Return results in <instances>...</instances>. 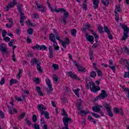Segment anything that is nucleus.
I'll return each instance as SVG.
<instances>
[{
	"label": "nucleus",
	"instance_id": "f257e3e1",
	"mask_svg": "<svg viewBox=\"0 0 129 129\" xmlns=\"http://www.w3.org/2000/svg\"><path fill=\"white\" fill-rule=\"evenodd\" d=\"M48 7L49 9L50 10L51 12H55L56 13H63V20H62V22L63 24H66V18H67L68 17V12H67L65 10H64L63 8H59V9H52V7H51V6L50 5V3L49 2H47Z\"/></svg>",
	"mask_w": 129,
	"mask_h": 129
},
{
	"label": "nucleus",
	"instance_id": "f03ea898",
	"mask_svg": "<svg viewBox=\"0 0 129 129\" xmlns=\"http://www.w3.org/2000/svg\"><path fill=\"white\" fill-rule=\"evenodd\" d=\"M53 33L56 36V39L58 41L59 44H61L63 48H67V45L70 44V40L68 38H66L64 40H62L60 39V37L58 36V34L57 33V30L55 29L53 30Z\"/></svg>",
	"mask_w": 129,
	"mask_h": 129
},
{
	"label": "nucleus",
	"instance_id": "7ed1b4c3",
	"mask_svg": "<svg viewBox=\"0 0 129 129\" xmlns=\"http://www.w3.org/2000/svg\"><path fill=\"white\" fill-rule=\"evenodd\" d=\"M61 114L64 116L63 118V122L64 126L62 127V129H69V128H68V124H69V121L71 120V118H68V116L66 114V112H65L64 109L61 110Z\"/></svg>",
	"mask_w": 129,
	"mask_h": 129
},
{
	"label": "nucleus",
	"instance_id": "20e7f679",
	"mask_svg": "<svg viewBox=\"0 0 129 129\" xmlns=\"http://www.w3.org/2000/svg\"><path fill=\"white\" fill-rule=\"evenodd\" d=\"M86 86L88 88H90L91 91L94 93H96L97 91H99L100 90V88L98 87V86H95L94 85V83L91 81L89 82V85H86Z\"/></svg>",
	"mask_w": 129,
	"mask_h": 129
},
{
	"label": "nucleus",
	"instance_id": "39448f33",
	"mask_svg": "<svg viewBox=\"0 0 129 129\" xmlns=\"http://www.w3.org/2000/svg\"><path fill=\"white\" fill-rule=\"evenodd\" d=\"M128 62L129 61L126 60V59H124L123 58L121 59V60H120V64H122V65H124V64H126V70H127V72H125V74L124 75V78H129V64H128Z\"/></svg>",
	"mask_w": 129,
	"mask_h": 129
},
{
	"label": "nucleus",
	"instance_id": "423d86ee",
	"mask_svg": "<svg viewBox=\"0 0 129 129\" xmlns=\"http://www.w3.org/2000/svg\"><path fill=\"white\" fill-rule=\"evenodd\" d=\"M103 107L105 108L107 110V112L110 117H112L113 116V114L112 113V111H111V107L110 106V104L105 103L103 105Z\"/></svg>",
	"mask_w": 129,
	"mask_h": 129
},
{
	"label": "nucleus",
	"instance_id": "0eeeda50",
	"mask_svg": "<svg viewBox=\"0 0 129 129\" xmlns=\"http://www.w3.org/2000/svg\"><path fill=\"white\" fill-rule=\"evenodd\" d=\"M105 97H107V93L106 92L103 90L101 91V93L95 98V100H100V99H105Z\"/></svg>",
	"mask_w": 129,
	"mask_h": 129
},
{
	"label": "nucleus",
	"instance_id": "6e6552de",
	"mask_svg": "<svg viewBox=\"0 0 129 129\" xmlns=\"http://www.w3.org/2000/svg\"><path fill=\"white\" fill-rule=\"evenodd\" d=\"M8 33L7 32V31H6V30H3L2 31V36L3 37V38H4V41H5V42H10V38L8 37H6V35ZM7 35L8 36H9V37H11V38H13V37H14V35H13V34L11 33H8L7 34Z\"/></svg>",
	"mask_w": 129,
	"mask_h": 129
},
{
	"label": "nucleus",
	"instance_id": "1a4fd4ad",
	"mask_svg": "<svg viewBox=\"0 0 129 129\" xmlns=\"http://www.w3.org/2000/svg\"><path fill=\"white\" fill-rule=\"evenodd\" d=\"M8 109L10 114H13V113H16L17 111V109L14 108V104L13 102H11L8 104Z\"/></svg>",
	"mask_w": 129,
	"mask_h": 129
},
{
	"label": "nucleus",
	"instance_id": "9d476101",
	"mask_svg": "<svg viewBox=\"0 0 129 129\" xmlns=\"http://www.w3.org/2000/svg\"><path fill=\"white\" fill-rule=\"evenodd\" d=\"M17 8L18 9V11L20 12L21 17H20V24L22 26H24V20H25V16L23 13H22V6H18Z\"/></svg>",
	"mask_w": 129,
	"mask_h": 129
},
{
	"label": "nucleus",
	"instance_id": "9b49d317",
	"mask_svg": "<svg viewBox=\"0 0 129 129\" xmlns=\"http://www.w3.org/2000/svg\"><path fill=\"white\" fill-rule=\"evenodd\" d=\"M32 49H33V50H42L44 51H47V50H48V48L44 45H36V46H32Z\"/></svg>",
	"mask_w": 129,
	"mask_h": 129
},
{
	"label": "nucleus",
	"instance_id": "f8f14e48",
	"mask_svg": "<svg viewBox=\"0 0 129 129\" xmlns=\"http://www.w3.org/2000/svg\"><path fill=\"white\" fill-rule=\"evenodd\" d=\"M92 34L93 35H94V37L95 38V40L96 42L95 44H94L93 45H92L93 48H96L97 46H98V38H99V35L98 34L94 33V32L92 31Z\"/></svg>",
	"mask_w": 129,
	"mask_h": 129
},
{
	"label": "nucleus",
	"instance_id": "ddd939ff",
	"mask_svg": "<svg viewBox=\"0 0 129 129\" xmlns=\"http://www.w3.org/2000/svg\"><path fill=\"white\" fill-rule=\"evenodd\" d=\"M37 109L40 112V114L42 115V114H44V112L47 109V107L42 105V104H38L37 106Z\"/></svg>",
	"mask_w": 129,
	"mask_h": 129
},
{
	"label": "nucleus",
	"instance_id": "4468645a",
	"mask_svg": "<svg viewBox=\"0 0 129 129\" xmlns=\"http://www.w3.org/2000/svg\"><path fill=\"white\" fill-rule=\"evenodd\" d=\"M46 83L48 86V91L50 92V91H53V87H52V83H51V81L48 78L46 79Z\"/></svg>",
	"mask_w": 129,
	"mask_h": 129
},
{
	"label": "nucleus",
	"instance_id": "2eb2a0df",
	"mask_svg": "<svg viewBox=\"0 0 129 129\" xmlns=\"http://www.w3.org/2000/svg\"><path fill=\"white\" fill-rule=\"evenodd\" d=\"M86 39L89 42V43H91V44H93L94 42V37L92 36V35H89L88 34L86 35Z\"/></svg>",
	"mask_w": 129,
	"mask_h": 129
},
{
	"label": "nucleus",
	"instance_id": "dca6fc26",
	"mask_svg": "<svg viewBox=\"0 0 129 129\" xmlns=\"http://www.w3.org/2000/svg\"><path fill=\"white\" fill-rule=\"evenodd\" d=\"M74 64L78 68V71H79V72H86V69H85V68L83 67L79 66L78 63L77 62H75Z\"/></svg>",
	"mask_w": 129,
	"mask_h": 129
},
{
	"label": "nucleus",
	"instance_id": "f3484780",
	"mask_svg": "<svg viewBox=\"0 0 129 129\" xmlns=\"http://www.w3.org/2000/svg\"><path fill=\"white\" fill-rule=\"evenodd\" d=\"M114 112L116 114H118V113H120L121 115H123L124 112L123 111H122V109L121 108L118 109V108H114Z\"/></svg>",
	"mask_w": 129,
	"mask_h": 129
},
{
	"label": "nucleus",
	"instance_id": "a211bd4d",
	"mask_svg": "<svg viewBox=\"0 0 129 129\" xmlns=\"http://www.w3.org/2000/svg\"><path fill=\"white\" fill-rule=\"evenodd\" d=\"M13 3H10L8 6L5 8V11H9L10 8H13V7L16 5V4H17V2H16V0H13Z\"/></svg>",
	"mask_w": 129,
	"mask_h": 129
},
{
	"label": "nucleus",
	"instance_id": "6ab92c4d",
	"mask_svg": "<svg viewBox=\"0 0 129 129\" xmlns=\"http://www.w3.org/2000/svg\"><path fill=\"white\" fill-rule=\"evenodd\" d=\"M0 50L2 51L3 54H5V53H7V51H8V48L6 46V44H2L0 45Z\"/></svg>",
	"mask_w": 129,
	"mask_h": 129
},
{
	"label": "nucleus",
	"instance_id": "aec40b11",
	"mask_svg": "<svg viewBox=\"0 0 129 129\" xmlns=\"http://www.w3.org/2000/svg\"><path fill=\"white\" fill-rule=\"evenodd\" d=\"M102 106L100 105H96L92 107V110L94 111V112H99L100 111V108H101Z\"/></svg>",
	"mask_w": 129,
	"mask_h": 129
},
{
	"label": "nucleus",
	"instance_id": "412c9836",
	"mask_svg": "<svg viewBox=\"0 0 129 129\" xmlns=\"http://www.w3.org/2000/svg\"><path fill=\"white\" fill-rule=\"evenodd\" d=\"M99 0H93V4L94 5V9H97L98 8V5L99 4Z\"/></svg>",
	"mask_w": 129,
	"mask_h": 129
},
{
	"label": "nucleus",
	"instance_id": "4be33fe9",
	"mask_svg": "<svg viewBox=\"0 0 129 129\" xmlns=\"http://www.w3.org/2000/svg\"><path fill=\"white\" fill-rule=\"evenodd\" d=\"M69 76L71 77V78H73L74 79H77L78 77H77V76L74 74V73H72L71 72H70L68 73Z\"/></svg>",
	"mask_w": 129,
	"mask_h": 129
},
{
	"label": "nucleus",
	"instance_id": "5701e85b",
	"mask_svg": "<svg viewBox=\"0 0 129 129\" xmlns=\"http://www.w3.org/2000/svg\"><path fill=\"white\" fill-rule=\"evenodd\" d=\"M49 40L51 42H53V43L54 42H56V38H55V35L54 34L51 33L49 35Z\"/></svg>",
	"mask_w": 129,
	"mask_h": 129
},
{
	"label": "nucleus",
	"instance_id": "b1692460",
	"mask_svg": "<svg viewBox=\"0 0 129 129\" xmlns=\"http://www.w3.org/2000/svg\"><path fill=\"white\" fill-rule=\"evenodd\" d=\"M37 8L40 12H44L45 10V7H43L42 5H37Z\"/></svg>",
	"mask_w": 129,
	"mask_h": 129
},
{
	"label": "nucleus",
	"instance_id": "393cba45",
	"mask_svg": "<svg viewBox=\"0 0 129 129\" xmlns=\"http://www.w3.org/2000/svg\"><path fill=\"white\" fill-rule=\"evenodd\" d=\"M9 21L11 24H6V27L7 28H9V29H11V28H12V26H13V24H14V22H13L12 18L9 19Z\"/></svg>",
	"mask_w": 129,
	"mask_h": 129
},
{
	"label": "nucleus",
	"instance_id": "a878e982",
	"mask_svg": "<svg viewBox=\"0 0 129 129\" xmlns=\"http://www.w3.org/2000/svg\"><path fill=\"white\" fill-rule=\"evenodd\" d=\"M53 48L54 49V50H56V51L59 50V45H58V43H57V42H56V41H54L53 42Z\"/></svg>",
	"mask_w": 129,
	"mask_h": 129
},
{
	"label": "nucleus",
	"instance_id": "bb28decb",
	"mask_svg": "<svg viewBox=\"0 0 129 129\" xmlns=\"http://www.w3.org/2000/svg\"><path fill=\"white\" fill-rule=\"evenodd\" d=\"M36 91L38 92L40 96H43V93H42V92L41 91V87L39 86H37L36 87Z\"/></svg>",
	"mask_w": 129,
	"mask_h": 129
},
{
	"label": "nucleus",
	"instance_id": "cd10ccee",
	"mask_svg": "<svg viewBox=\"0 0 129 129\" xmlns=\"http://www.w3.org/2000/svg\"><path fill=\"white\" fill-rule=\"evenodd\" d=\"M101 3L104 7H107L109 4V1L108 0H102Z\"/></svg>",
	"mask_w": 129,
	"mask_h": 129
},
{
	"label": "nucleus",
	"instance_id": "c85d7f7f",
	"mask_svg": "<svg viewBox=\"0 0 129 129\" xmlns=\"http://www.w3.org/2000/svg\"><path fill=\"white\" fill-rule=\"evenodd\" d=\"M41 124L42 126H43V129H48V127H47V125H46V124H45V121H44V119H42L41 120Z\"/></svg>",
	"mask_w": 129,
	"mask_h": 129
},
{
	"label": "nucleus",
	"instance_id": "c756f323",
	"mask_svg": "<svg viewBox=\"0 0 129 129\" xmlns=\"http://www.w3.org/2000/svg\"><path fill=\"white\" fill-rule=\"evenodd\" d=\"M109 63L110 68H111V70H112V71H113V72H114V71H115V67L111 66L112 65V61L109 60Z\"/></svg>",
	"mask_w": 129,
	"mask_h": 129
},
{
	"label": "nucleus",
	"instance_id": "7c9ffc66",
	"mask_svg": "<svg viewBox=\"0 0 129 129\" xmlns=\"http://www.w3.org/2000/svg\"><path fill=\"white\" fill-rule=\"evenodd\" d=\"M97 29L99 33H102V32H103V28L102 27V26H101V25H98Z\"/></svg>",
	"mask_w": 129,
	"mask_h": 129
},
{
	"label": "nucleus",
	"instance_id": "2f4dec72",
	"mask_svg": "<svg viewBox=\"0 0 129 129\" xmlns=\"http://www.w3.org/2000/svg\"><path fill=\"white\" fill-rule=\"evenodd\" d=\"M119 11H120V6L119 5H118L116 7L115 10V14L118 15V13H119Z\"/></svg>",
	"mask_w": 129,
	"mask_h": 129
},
{
	"label": "nucleus",
	"instance_id": "473e14b6",
	"mask_svg": "<svg viewBox=\"0 0 129 129\" xmlns=\"http://www.w3.org/2000/svg\"><path fill=\"white\" fill-rule=\"evenodd\" d=\"M122 51L124 52V53H126L127 55H129V49L127 47H124L122 49Z\"/></svg>",
	"mask_w": 129,
	"mask_h": 129
},
{
	"label": "nucleus",
	"instance_id": "72a5a7b5",
	"mask_svg": "<svg viewBox=\"0 0 129 129\" xmlns=\"http://www.w3.org/2000/svg\"><path fill=\"white\" fill-rule=\"evenodd\" d=\"M104 29L105 32H106V33H107L108 35H109V34H110V31H109V29H108V27H107V26H104Z\"/></svg>",
	"mask_w": 129,
	"mask_h": 129
},
{
	"label": "nucleus",
	"instance_id": "f704fd0d",
	"mask_svg": "<svg viewBox=\"0 0 129 129\" xmlns=\"http://www.w3.org/2000/svg\"><path fill=\"white\" fill-rule=\"evenodd\" d=\"M43 114H44V116L45 118H47V119L50 118V115L49 114V113L47 111L43 112Z\"/></svg>",
	"mask_w": 129,
	"mask_h": 129
},
{
	"label": "nucleus",
	"instance_id": "c9c22d12",
	"mask_svg": "<svg viewBox=\"0 0 129 129\" xmlns=\"http://www.w3.org/2000/svg\"><path fill=\"white\" fill-rule=\"evenodd\" d=\"M24 98L25 97H19L18 96H15V99H16V100H17L18 101H23Z\"/></svg>",
	"mask_w": 129,
	"mask_h": 129
},
{
	"label": "nucleus",
	"instance_id": "e433bc0d",
	"mask_svg": "<svg viewBox=\"0 0 129 129\" xmlns=\"http://www.w3.org/2000/svg\"><path fill=\"white\" fill-rule=\"evenodd\" d=\"M76 33H77V30H76V29H73L71 30V34L72 36H74V37L75 36H76Z\"/></svg>",
	"mask_w": 129,
	"mask_h": 129
},
{
	"label": "nucleus",
	"instance_id": "4c0bfd02",
	"mask_svg": "<svg viewBox=\"0 0 129 129\" xmlns=\"http://www.w3.org/2000/svg\"><path fill=\"white\" fill-rule=\"evenodd\" d=\"M80 91V89H79L74 90V92L75 94H76V95L77 96H78V97H79V91Z\"/></svg>",
	"mask_w": 129,
	"mask_h": 129
},
{
	"label": "nucleus",
	"instance_id": "58836bf2",
	"mask_svg": "<svg viewBox=\"0 0 129 129\" xmlns=\"http://www.w3.org/2000/svg\"><path fill=\"white\" fill-rule=\"evenodd\" d=\"M92 116H94V117H95V118H99V117H100V116L97 114V113H91Z\"/></svg>",
	"mask_w": 129,
	"mask_h": 129
},
{
	"label": "nucleus",
	"instance_id": "ea45409f",
	"mask_svg": "<svg viewBox=\"0 0 129 129\" xmlns=\"http://www.w3.org/2000/svg\"><path fill=\"white\" fill-rule=\"evenodd\" d=\"M26 24L28 26H30L31 27H35V24L32 23L30 20L26 21Z\"/></svg>",
	"mask_w": 129,
	"mask_h": 129
},
{
	"label": "nucleus",
	"instance_id": "a19ab883",
	"mask_svg": "<svg viewBox=\"0 0 129 129\" xmlns=\"http://www.w3.org/2000/svg\"><path fill=\"white\" fill-rule=\"evenodd\" d=\"M17 82H18V81L14 79H12L10 81V83L11 85H12V84H16V83H17Z\"/></svg>",
	"mask_w": 129,
	"mask_h": 129
},
{
	"label": "nucleus",
	"instance_id": "79ce46f5",
	"mask_svg": "<svg viewBox=\"0 0 129 129\" xmlns=\"http://www.w3.org/2000/svg\"><path fill=\"white\" fill-rule=\"evenodd\" d=\"M37 69L38 70V71L39 72V73H42V69L41 68V66H40V64H37Z\"/></svg>",
	"mask_w": 129,
	"mask_h": 129
},
{
	"label": "nucleus",
	"instance_id": "37998d69",
	"mask_svg": "<svg viewBox=\"0 0 129 129\" xmlns=\"http://www.w3.org/2000/svg\"><path fill=\"white\" fill-rule=\"evenodd\" d=\"M52 78L56 83L58 82V76H57L56 75H54L52 77Z\"/></svg>",
	"mask_w": 129,
	"mask_h": 129
},
{
	"label": "nucleus",
	"instance_id": "c03bdc74",
	"mask_svg": "<svg viewBox=\"0 0 129 129\" xmlns=\"http://www.w3.org/2000/svg\"><path fill=\"white\" fill-rule=\"evenodd\" d=\"M32 120H33V122H36V121H37V115H36L35 114L33 115Z\"/></svg>",
	"mask_w": 129,
	"mask_h": 129
},
{
	"label": "nucleus",
	"instance_id": "a18cd8bd",
	"mask_svg": "<svg viewBox=\"0 0 129 129\" xmlns=\"http://www.w3.org/2000/svg\"><path fill=\"white\" fill-rule=\"evenodd\" d=\"M15 48H16V46H14L13 47V55L12 56V58H13V60L14 61V62H16V56H15V53H14V52H15Z\"/></svg>",
	"mask_w": 129,
	"mask_h": 129
},
{
	"label": "nucleus",
	"instance_id": "49530a36",
	"mask_svg": "<svg viewBox=\"0 0 129 129\" xmlns=\"http://www.w3.org/2000/svg\"><path fill=\"white\" fill-rule=\"evenodd\" d=\"M52 67L55 70H58V69H59V66L57 64H53Z\"/></svg>",
	"mask_w": 129,
	"mask_h": 129
},
{
	"label": "nucleus",
	"instance_id": "de8ad7c7",
	"mask_svg": "<svg viewBox=\"0 0 129 129\" xmlns=\"http://www.w3.org/2000/svg\"><path fill=\"white\" fill-rule=\"evenodd\" d=\"M90 76L91 77H93V78H94V77H96V73L95 72H92L90 73Z\"/></svg>",
	"mask_w": 129,
	"mask_h": 129
},
{
	"label": "nucleus",
	"instance_id": "09e8293b",
	"mask_svg": "<svg viewBox=\"0 0 129 129\" xmlns=\"http://www.w3.org/2000/svg\"><path fill=\"white\" fill-rule=\"evenodd\" d=\"M39 60H37L36 58L33 59V60L31 61L32 64H38Z\"/></svg>",
	"mask_w": 129,
	"mask_h": 129
},
{
	"label": "nucleus",
	"instance_id": "8fccbe9b",
	"mask_svg": "<svg viewBox=\"0 0 129 129\" xmlns=\"http://www.w3.org/2000/svg\"><path fill=\"white\" fill-rule=\"evenodd\" d=\"M90 27H91V26H90V25H89V24H87V25H86V26H85V28H83L82 29L83 32H84V31H85V29H89V28H90Z\"/></svg>",
	"mask_w": 129,
	"mask_h": 129
},
{
	"label": "nucleus",
	"instance_id": "3c124183",
	"mask_svg": "<svg viewBox=\"0 0 129 129\" xmlns=\"http://www.w3.org/2000/svg\"><path fill=\"white\" fill-rule=\"evenodd\" d=\"M22 73H23V70H20L19 72V73H18V78H21Z\"/></svg>",
	"mask_w": 129,
	"mask_h": 129
},
{
	"label": "nucleus",
	"instance_id": "603ef678",
	"mask_svg": "<svg viewBox=\"0 0 129 129\" xmlns=\"http://www.w3.org/2000/svg\"><path fill=\"white\" fill-rule=\"evenodd\" d=\"M88 120H89V121H91V122L93 121V118L92 117V116L91 115H89L88 116Z\"/></svg>",
	"mask_w": 129,
	"mask_h": 129
},
{
	"label": "nucleus",
	"instance_id": "864d4df0",
	"mask_svg": "<svg viewBox=\"0 0 129 129\" xmlns=\"http://www.w3.org/2000/svg\"><path fill=\"white\" fill-rule=\"evenodd\" d=\"M33 81L35 82V83H40V79L35 78L34 79Z\"/></svg>",
	"mask_w": 129,
	"mask_h": 129
},
{
	"label": "nucleus",
	"instance_id": "5fc2aeb1",
	"mask_svg": "<svg viewBox=\"0 0 129 129\" xmlns=\"http://www.w3.org/2000/svg\"><path fill=\"white\" fill-rule=\"evenodd\" d=\"M38 15L36 14H33V15L32 16V19H37L38 18Z\"/></svg>",
	"mask_w": 129,
	"mask_h": 129
},
{
	"label": "nucleus",
	"instance_id": "6e6d98bb",
	"mask_svg": "<svg viewBox=\"0 0 129 129\" xmlns=\"http://www.w3.org/2000/svg\"><path fill=\"white\" fill-rule=\"evenodd\" d=\"M32 33H33V29H28V34L29 35H32Z\"/></svg>",
	"mask_w": 129,
	"mask_h": 129
},
{
	"label": "nucleus",
	"instance_id": "4d7b16f0",
	"mask_svg": "<svg viewBox=\"0 0 129 129\" xmlns=\"http://www.w3.org/2000/svg\"><path fill=\"white\" fill-rule=\"evenodd\" d=\"M13 44H15V41L12 40L11 42L9 43V46H10V47H12Z\"/></svg>",
	"mask_w": 129,
	"mask_h": 129
},
{
	"label": "nucleus",
	"instance_id": "13d9d810",
	"mask_svg": "<svg viewBox=\"0 0 129 129\" xmlns=\"http://www.w3.org/2000/svg\"><path fill=\"white\" fill-rule=\"evenodd\" d=\"M1 85H4L5 84V79L2 78L0 82Z\"/></svg>",
	"mask_w": 129,
	"mask_h": 129
},
{
	"label": "nucleus",
	"instance_id": "bf43d9fd",
	"mask_svg": "<svg viewBox=\"0 0 129 129\" xmlns=\"http://www.w3.org/2000/svg\"><path fill=\"white\" fill-rule=\"evenodd\" d=\"M34 128L35 129H40V126H39V124L35 123L34 124Z\"/></svg>",
	"mask_w": 129,
	"mask_h": 129
},
{
	"label": "nucleus",
	"instance_id": "052dcab7",
	"mask_svg": "<svg viewBox=\"0 0 129 129\" xmlns=\"http://www.w3.org/2000/svg\"><path fill=\"white\" fill-rule=\"evenodd\" d=\"M0 116L2 118H4L5 117V115L4 114V113L0 110Z\"/></svg>",
	"mask_w": 129,
	"mask_h": 129
},
{
	"label": "nucleus",
	"instance_id": "680f3d73",
	"mask_svg": "<svg viewBox=\"0 0 129 129\" xmlns=\"http://www.w3.org/2000/svg\"><path fill=\"white\" fill-rule=\"evenodd\" d=\"M119 18L117 14H115V20L116 22H118Z\"/></svg>",
	"mask_w": 129,
	"mask_h": 129
},
{
	"label": "nucleus",
	"instance_id": "e2e57ef3",
	"mask_svg": "<svg viewBox=\"0 0 129 129\" xmlns=\"http://www.w3.org/2000/svg\"><path fill=\"white\" fill-rule=\"evenodd\" d=\"M49 58H52V57H53V52L52 51L49 52Z\"/></svg>",
	"mask_w": 129,
	"mask_h": 129
},
{
	"label": "nucleus",
	"instance_id": "0e129e2a",
	"mask_svg": "<svg viewBox=\"0 0 129 129\" xmlns=\"http://www.w3.org/2000/svg\"><path fill=\"white\" fill-rule=\"evenodd\" d=\"M97 74L99 76H102V74L101 73V72H100V71H98L97 72Z\"/></svg>",
	"mask_w": 129,
	"mask_h": 129
},
{
	"label": "nucleus",
	"instance_id": "69168bd1",
	"mask_svg": "<svg viewBox=\"0 0 129 129\" xmlns=\"http://www.w3.org/2000/svg\"><path fill=\"white\" fill-rule=\"evenodd\" d=\"M26 115V114L25 113H23L20 116V118H22V117H24V116Z\"/></svg>",
	"mask_w": 129,
	"mask_h": 129
},
{
	"label": "nucleus",
	"instance_id": "338daca9",
	"mask_svg": "<svg viewBox=\"0 0 129 129\" xmlns=\"http://www.w3.org/2000/svg\"><path fill=\"white\" fill-rule=\"evenodd\" d=\"M108 38H109V39H110V40H111L112 39V35H111V34H110H110H108Z\"/></svg>",
	"mask_w": 129,
	"mask_h": 129
},
{
	"label": "nucleus",
	"instance_id": "774afa93",
	"mask_svg": "<svg viewBox=\"0 0 129 129\" xmlns=\"http://www.w3.org/2000/svg\"><path fill=\"white\" fill-rule=\"evenodd\" d=\"M49 52H52V46H49L48 47Z\"/></svg>",
	"mask_w": 129,
	"mask_h": 129
}]
</instances>
